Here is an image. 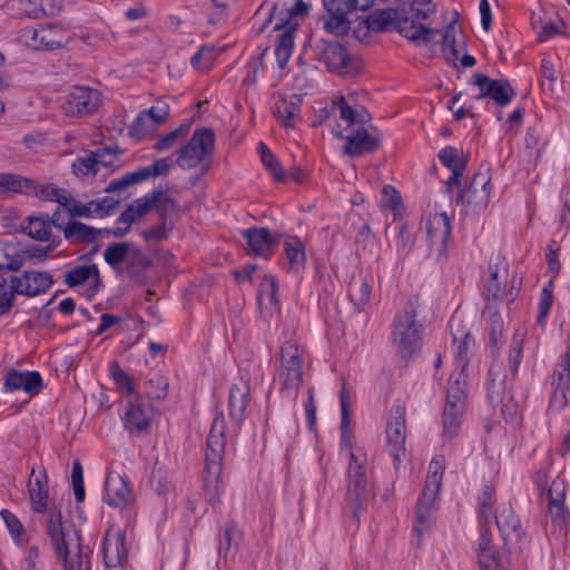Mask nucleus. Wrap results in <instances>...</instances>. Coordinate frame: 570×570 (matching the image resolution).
Here are the masks:
<instances>
[{
    "instance_id": "nucleus-57",
    "label": "nucleus",
    "mask_w": 570,
    "mask_h": 570,
    "mask_svg": "<svg viewBox=\"0 0 570 570\" xmlns=\"http://www.w3.org/2000/svg\"><path fill=\"white\" fill-rule=\"evenodd\" d=\"M326 62L334 68L346 67L348 57L345 48L340 43H331L324 51Z\"/></svg>"
},
{
    "instance_id": "nucleus-53",
    "label": "nucleus",
    "mask_w": 570,
    "mask_h": 570,
    "mask_svg": "<svg viewBox=\"0 0 570 570\" xmlns=\"http://www.w3.org/2000/svg\"><path fill=\"white\" fill-rule=\"evenodd\" d=\"M333 108L338 110L341 119L344 120L348 127L363 121L361 114L352 108L343 96L333 98Z\"/></svg>"
},
{
    "instance_id": "nucleus-36",
    "label": "nucleus",
    "mask_w": 570,
    "mask_h": 570,
    "mask_svg": "<svg viewBox=\"0 0 570 570\" xmlns=\"http://www.w3.org/2000/svg\"><path fill=\"white\" fill-rule=\"evenodd\" d=\"M445 470V460L443 456H435L429 465L426 481L423 488L425 499L436 498L441 488L443 474Z\"/></svg>"
},
{
    "instance_id": "nucleus-8",
    "label": "nucleus",
    "mask_w": 570,
    "mask_h": 570,
    "mask_svg": "<svg viewBox=\"0 0 570 570\" xmlns=\"http://www.w3.org/2000/svg\"><path fill=\"white\" fill-rule=\"evenodd\" d=\"M214 149V131L209 128H198L189 140L176 151V164L184 170L205 165L213 158Z\"/></svg>"
},
{
    "instance_id": "nucleus-9",
    "label": "nucleus",
    "mask_w": 570,
    "mask_h": 570,
    "mask_svg": "<svg viewBox=\"0 0 570 570\" xmlns=\"http://www.w3.org/2000/svg\"><path fill=\"white\" fill-rule=\"evenodd\" d=\"M154 207L157 209L158 214H163L164 210L174 208V202L167 197L163 190H153L146 194L136 199L121 213L112 234L116 237H124L129 230L130 225L142 218Z\"/></svg>"
},
{
    "instance_id": "nucleus-3",
    "label": "nucleus",
    "mask_w": 570,
    "mask_h": 570,
    "mask_svg": "<svg viewBox=\"0 0 570 570\" xmlns=\"http://www.w3.org/2000/svg\"><path fill=\"white\" fill-rule=\"evenodd\" d=\"M494 503L495 490L491 485H485L478 498L480 532L483 527L489 531L490 523L492 519H494L504 544L520 543L524 531L519 517L514 513L510 504H502L500 509L497 510Z\"/></svg>"
},
{
    "instance_id": "nucleus-41",
    "label": "nucleus",
    "mask_w": 570,
    "mask_h": 570,
    "mask_svg": "<svg viewBox=\"0 0 570 570\" xmlns=\"http://www.w3.org/2000/svg\"><path fill=\"white\" fill-rule=\"evenodd\" d=\"M374 0H323L328 13H351L352 11L370 9Z\"/></svg>"
},
{
    "instance_id": "nucleus-56",
    "label": "nucleus",
    "mask_w": 570,
    "mask_h": 570,
    "mask_svg": "<svg viewBox=\"0 0 570 570\" xmlns=\"http://www.w3.org/2000/svg\"><path fill=\"white\" fill-rule=\"evenodd\" d=\"M439 159L443 166L450 170H464L465 159L460 157L459 150L455 147L448 146L440 150Z\"/></svg>"
},
{
    "instance_id": "nucleus-48",
    "label": "nucleus",
    "mask_w": 570,
    "mask_h": 570,
    "mask_svg": "<svg viewBox=\"0 0 570 570\" xmlns=\"http://www.w3.org/2000/svg\"><path fill=\"white\" fill-rule=\"evenodd\" d=\"M109 374L115 381L117 387L129 397L135 394V383L132 377L126 373L117 362L109 364Z\"/></svg>"
},
{
    "instance_id": "nucleus-22",
    "label": "nucleus",
    "mask_w": 570,
    "mask_h": 570,
    "mask_svg": "<svg viewBox=\"0 0 570 570\" xmlns=\"http://www.w3.org/2000/svg\"><path fill=\"white\" fill-rule=\"evenodd\" d=\"M488 400L493 407H501V413L505 421L514 419L518 406L510 393L505 391L504 377H501L500 374H494L493 370L489 372Z\"/></svg>"
},
{
    "instance_id": "nucleus-16",
    "label": "nucleus",
    "mask_w": 570,
    "mask_h": 570,
    "mask_svg": "<svg viewBox=\"0 0 570 570\" xmlns=\"http://www.w3.org/2000/svg\"><path fill=\"white\" fill-rule=\"evenodd\" d=\"M104 502L116 509H127L135 502V495L128 481L117 472L106 476Z\"/></svg>"
},
{
    "instance_id": "nucleus-11",
    "label": "nucleus",
    "mask_w": 570,
    "mask_h": 570,
    "mask_svg": "<svg viewBox=\"0 0 570 570\" xmlns=\"http://www.w3.org/2000/svg\"><path fill=\"white\" fill-rule=\"evenodd\" d=\"M153 417L154 407L139 395L129 397L124 404L121 420L130 434L148 433Z\"/></svg>"
},
{
    "instance_id": "nucleus-43",
    "label": "nucleus",
    "mask_w": 570,
    "mask_h": 570,
    "mask_svg": "<svg viewBox=\"0 0 570 570\" xmlns=\"http://www.w3.org/2000/svg\"><path fill=\"white\" fill-rule=\"evenodd\" d=\"M31 186H33L32 179L11 173H2V196L11 194L29 195Z\"/></svg>"
},
{
    "instance_id": "nucleus-21",
    "label": "nucleus",
    "mask_w": 570,
    "mask_h": 570,
    "mask_svg": "<svg viewBox=\"0 0 570 570\" xmlns=\"http://www.w3.org/2000/svg\"><path fill=\"white\" fill-rule=\"evenodd\" d=\"M43 389L42 376L37 371L9 370L3 379V390L6 392L22 391L30 397L36 396Z\"/></svg>"
},
{
    "instance_id": "nucleus-12",
    "label": "nucleus",
    "mask_w": 570,
    "mask_h": 570,
    "mask_svg": "<svg viewBox=\"0 0 570 570\" xmlns=\"http://www.w3.org/2000/svg\"><path fill=\"white\" fill-rule=\"evenodd\" d=\"M406 407L395 403L391 407L390 419L386 423L387 451L395 462L405 454L406 440Z\"/></svg>"
},
{
    "instance_id": "nucleus-54",
    "label": "nucleus",
    "mask_w": 570,
    "mask_h": 570,
    "mask_svg": "<svg viewBox=\"0 0 570 570\" xmlns=\"http://www.w3.org/2000/svg\"><path fill=\"white\" fill-rule=\"evenodd\" d=\"M410 19L414 20L416 24H423L421 21L428 20L436 11V6L432 0H413L411 3Z\"/></svg>"
},
{
    "instance_id": "nucleus-42",
    "label": "nucleus",
    "mask_w": 570,
    "mask_h": 570,
    "mask_svg": "<svg viewBox=\"0 0 570 570\" xmlns=\"http://www.w3.org/2000/svg\"><path fill=\"white\" fill-rule=\"evenodd\" d=\"M464 409L465 407L461 405L445 404L443 411V433L446 436L453 438L458 434L462 423Z\"/></svg>"
},
{
    "instance_id": "nucleus-13",
    "label": "nucleus",
    "mask_w": 570,
    "mask_h": 570,
    "mask_svg": "<svg viewBox=\"0 0 570 570\" xmlns=\"http://www.w3.org/2000/svg\"><path fill=\"white\" fill-rule=\"evenodd\" d=\"M20 36L26 46L36 50H55L67 45L70 40V37L65 36L62 28L59 26L27 27L21 30Z\"/></svg>"
},
{
    "instance_id": "nucleus-55",
    "label": "nucleus",
    "mask_w": 570,
    "mask_h": 570,
    "mask_svg": "<svg viewBox=\"0 0 570 570\" xmlns=\"http://www.w3.org/2000/svg\"><path fill=\"white\" fill-rule=\"evenodd\" d=\"M240 539V531L237 528V525L234 522H228L225 528L224 532L220 535L219 544H218V552L220 554H226L229 552L233 548V546H237L238 541Z\"/></svg>"
},
{
    "instance_id": "nucleus-34",
    "label": "nucleus",
    "mask_w": 570,
    "mask_h": 570,
    "mask_svg": "<svg viewBox=\"0 0 570 570\" xmlns=\"http://www.w3.org/2000/svg\"><path fill=\"white\" fill-rule=\"evenodd\" d=\"M435 498L425 499L424 492L417 502L416 518L413 524V531L416 534L419 541H421L423 534L428 532L433 524V505Z\"/></svg>"
},
{
    "instance_id": "nucleus-47",
    "label": "nucleus",
    "mask_w": 570,
    "mask_h": 570,
    "mask_svg": "<svg viewBox=\"0 0 570 570\" xmlns=\"http://www.w3.org/2000/svg\"><path fill=\"white\" fill-rule=\"evenodd\" d=\"M4 8L17 18L39 19L37 0H9L6 2Z\"/></svg>"
},
{
    "instance_id": "nucleus-5",
    "label": "nucleus",
    "mask_w": 570,
    "mask_h": 570,
    "mask_svg": "<svg viewBox=\"0 0 570 570\" xmlns=\"http://www.w3.org/2000/svg\"><path fill=\"white\" fill-rule=\"evenodd\" d=\"M366 23L375 32L396 30L401 36L417 46L429 43L432 37L439 33L438 29L416 24L409 17H402L400 11L394 8L373 11L367 17Z\"/></svg>"
},
{
    "instance_id": "nucleus-39",
    "label": "nucleus",
    "mask_w": 570,
    "mask_h": 570,
    "mask_svg": "<svg viewBox=\"0 0 570 570\" xmlns=\"http://www.w3.org/2000/svg\"><path fill=\"white\" fill-rule=\"evenodd\" d=\"M31 194L42 200L56 202L61 206H67L70 203V196L66 189L56 187L52 184H38L33 180L29 195Z\"/></svg>"
},
{
    "instance_id": "nucleus-32",
    "label": "nucleus",
    "mask_w": 570,
    "mask_h": 570,
    "mask_svg": "<svg viewBox=\"0 0 570 570\" xmlns=\"http://www.w3.org/2000/svg\"><path fill=\"white\" fill-rule=\"evenodd\" d=\"M301 111V99L296 96L278 98L273 107V114L285 128H294Z\"/></svg>"
},
{
    "instance_id": "nucleus-59",
    "label": "nucleus",
    "mask_w": 570,
    "mask_h": 570,
    "mask_svg": "<svg viewBox=\"0 0 570 570\" xmlns=\"http://www.w3.org/2000/svg\"><path fill=\"white\" fill-rule=\"evenodd\" d=\"M16 295L9 276L0 275V316L11 308Z\"/></svg>"
},
{
    "instance_id": "nucleus-63",
    "label": "nucleus",
    "mask_w": 570,
    "mask_h": 570,
    "mask_svg": "<svg viewBox=\"0 0 570 570\" xmlns=\"http://www.w3.org/2000/svg\"><path fill=\"white\" fill-rule=\"evenodd\" d=\"M330 16L324 23V28L328 32L344 35L350 29L348 13H330Z\"/></svg>"
},
{
    "instance_id": "nucleus-6",
    "label": "nucleus",
    "mask_w": 570,
    "mask_h": 570,
    "mask_svg": "<svg viewBox=\"0 0 570 570\" xmlns=\"http://www.w3.org/2000/svg\"><path fill=\"white\" fill-rule=\"evenodd\" d=\"M424 325L416 320L412 305L395 315L392 325V342L396 354L403 360L413 358L423 345Z\"/></svg>"
},
{
    "instance_id": "nucleus-27",
    "label": "nucleus",
    "mask_w": 570,
    "mask_h": 570,
    "mask_svg": "<svg viewBox=\"0 0 570 570\" xmlns=\"http://www.w3.org/2000/svg\"><path fill=\"white\" fill-rule=\"evenodd\" d=\"M249 384L246 381L234 383L229 391V416L240 424L246 416V409L249 405Z\"/></svg>"
},
{
    "instance_id": "nucleus-33",
    "label": "nucleus",
    "mask_w": 570,
    "mask_h": 570,
    "mask_svg": "<svg viewBox=\"0 0 570 570\" xmlns=\"http://www.w3.org/2000/svg\"><path fill=\"white\" fill-rule=\"evenodd\" d=\"M373 277L368 274H360L350 284L348 295L357 309L362 311L371 299Z\"/></svg>"
},
{
    "instance_id": "nucleus-49",
    "label": "nucleus",
    "mask_w": 570,
    "mask_h": 570,
    "mask_svg": "<svg viewBox=\"0 0 570 570\" xmlns=\"http://www.w3.org/2000/svg\"><path fill=\"white\" fill-rule=\"evenodd\" d=\"M257 150L261 155L263 165L267 168L273 178L278 181L283 180L285 176L284 169L269 148L264 142H259Z\"/></svg>"
},
{
    "instance_id": "nucleus-38",
    "label": "nucleus",
    "mask_w": 570,
    "mask_h": 570,
    "mask_svg": "<svg viewBox=\"0 0 570 570\" xmlns=\"http://www.w3.org/2000/svg\"><path fill=\"white\" fill-rule=\"evenodd\" d=\"M284 252L292 272L298 273L304 268L306 262L305 247L298 237H287L284 242Z\"/></svg>"
},
{
    "instance_id": "nucleus-61",
    "label": "nucleus",
    "mask_w": 570,
    "mask_h": 570,
    "mask_svg": "<svg viewBox=\"0 0 570 570\" xmlns=\"http://www.w3.org/2000/svg\"><path fill=\"white\" fill-rule=\"evenodd\" d=\"M460 376L461 374L456 377L453 375L450 377L445 404H455L465 407V390L460 382Z\"/></svg>"
},
{
    "instance_id": "nucleus-20",
    "label": "nucleus",
    "mask_w": 570,
    "mask_h": 570,
    "mask_svg": "<svg viewBox=\"0 0 570 570\" xmlns=\"http://www.w3.org/2000/svg\"><path fill=\"white\" fill-rule=\"evenodd\" d=\"M99 105L100 92L98 90L77 86L68 94L63 108L71 116H87L95 112Z\"/></svg>"
},
{
    "instance_id": "nucleus-46",
    "label": "nucleus",
    "mask_w": 570,
    "mask_h": 570,
    "mask_svg": "<svg viewBox=\"0 0 570 570\" xmlns=\"http://www.w3.org/2000/svg\"><path fill=\"white\" fill-rule=\"evenodd\" d=\"M169 381L160 372H151L146 383V393L151 400H163L168 394Z\"/></svg>"
},
{
    "instance_id": "nucleus-14",
    "label": "nucleus",
    "mask_w": 570,
    "mask_h": 570,
    "mask_svg": "<svg viewBox=\"0 0 570 570\" xmlns=\"http://www.w3.org/2000/svg\"><path fill=\"white\" fill-rule=\"evenodd\" d=\"M470 83L479 89L476 99L490 98L501 107L509 105L515 96L514 89L504 79H491L483 73H475Z\"/></svg>"
},
{
    "instance_id": "nucleus-30",
    "label": "nucleus",
    "mask_w": 570,
    "mask_h": 570,
    "mask_svg": "<svg viewBox=\"0 0 570 570\" xmlns=\"http://www.w3.org/2000/svg\"><path fill=\"white\" fill-rule=\"evenodd\" d=\"M424 226L431 244H439L443 246L451 235L450 218L445 213L428 215Z\"/></svg>"
},
{
    "instance_id": "nucleus-51",
    "label": "nucleus",
    "mask_w": 570,
    "mask_h": 570,
    "mask_svg": "<svg viewBox=\"0 0 570 570\" xmlns=\"http://www.w3.org/2000/svg\"><path fill=\"white\" fill-rule=\"evenodd\" d=\"M217 57V51L213 46H202L198 51L191 57V66L199 71L208 70L212 68L213 62Z\"/></svg>"
},
{
    "instance_id": "nucleus-50",
    "label": "nucleus",
    "mask_w": 570,
    "mask_h": 570,
    "mask_svg": "<svg viewBox=\"0 0 570 570\" xmlns=\"http://www.w3.org/2000/svg\"><path fill=\"white\" fill-rule=\"evenodd\" d=\"M150 176H153L151 167L150 166L144 167L137 171L127 174L119 180H112L109 184L107 190L108 191L121 190L132 184L144 181V180L148 179Z\"/></svg>"
},
{
    "instance_id": "nucleus-35",
    "label": "nucleus",
    "mask_w": 570,
    "mask_h": 570,
    "mask_svg": "<svg viewBox=\"0 0 570 570\" xmlns=\"http://www.w3.org/2000/svg\"><path fill=\"white\" fill-rule=\"evenodd\" d=\"M278 284L273 275H264L258 286L257 303L261 308L279 309L277 298Z\"/></svg>"
},
{
    "instance_id": "nucleus-10",
    "label": "nucleus",
    "mask_w": 570,
    "mask_h": 570,
    "mask_svg": "<svg viewBox=\"0 0 570 570\" xmlns=\"http://www.w3.org/2000/svg\"><path fill=\"white\" fill-rule=\"evenodd\" d=\"M305 348L296 341H286L281 347L277 377L286 390L297 392L303 382Z\"/></svg>"
},
{
    "instance_id": "nucleus-52",
    "label": "nucleus",
    "mask_w": 570,
    "mask_h": 570,
    "mask_svg": "<svg viewBox=\"0 0 570 570\" xmlns=\"http://www.w3.org/2000/svg\"><path fill=\"white\" fill-rule=\"evenodd\" d=\"M22 264L23 258L16 253L14 246L0 244V269L18 271Z\"/></svg>"
},
{
    "instance_id": "nucleus-17",
    "label": "nucleus",
    "mask_w": 570,
    "mask_h": 570,
    "mask_svg": "<svg viewBox=\"0 0 570 570\" xmlns=\"http://www.w3.org/2000/svg\"><path fill=\"white\" fill-rule=\"evenodd\" d=\"M17 295L37 296L53 284L52 275L40 271H26L20 275H8Z\"/></svg>"
},
{
    "instance_id": "nucleus-45",
    "label": "nucleus",
    "mask_w": 570,
    "mask_h": 570,
    "mask_svg": "<svg viewBox=\"0 0 570 570\" xmlns=\"http://www.w3.org/2000/svg\"><path fill=\"white\" fill-rule=\"evenodd\" d=\"M166 212L164 210L163 214H159L161 217L160 224L140 230V236L146 243L160 242L167 239L170 235L173 224L167 219Z\"/></svg>"
},
{
    "instance_id": "nucleus-31",
    "label": "nucleus",
    "mask_w": 570,
    "mask_h": 570,
    "mask_svg": "<svg viewBox=\"0 0 570 570\" xmlns=\"http://www.w3.org/2000/svg\"><path fill=\"white\" fill-rule=\"evenodd\" d=\"M59 210H56L51 218L46 217H29L27 223L23 225V232L31 238L40 242L49 240L51 236V226L55 225L58 228H62V225L58 223Z\"/></svg>"
},
{
    "instance_id": "nucleus-4",
    "label": "nucleus",
    "mask_w": 570,
    "mask_h": 570,
    "mask_svg": "<svg viewBox=\"0 0 570 570\" xmlns=\"http://www.w3.org/2000/svg\"><path fill=\"white\" fill-rule=\"evenodd\" d=\"M374 484L366 452L358 448L350 453L345 501L353 518L358 521L360 513L373 498Z\"/></svg>"
},
{
    "instance_id": "nucleus-58",
    "label": "nucleus",
    "mask_w": 570,
    "mask_h": 570,
    "mask_svg": "<svg viewBox=\"0 0 570 570\" xmlns=\"http://www.w3.org/2000/svg\"><path fill=\"white\" fill-rule=\"evenodd\" d=\"M71 167L73 174L78 177H83L90 174L96 175L98 173L97 159L94 157V151L76 158Z\"/></svg>"
},
{
    "instance_id": "nucleus-1",
    "label": "nucleus",
    "mask_w": 570,
    "mask_h": 570,
    "mask_svg": "<svg viewBox=\"0 0 570 570\" xmlns=\"http://www.w3.org/2000/svg\"><path fill=\"white\" fill-rule=\"evenodd\" d=\"M46 532L65 570H90V557L85 552L78 531L71 523L63 522L57 509L48 511Z\"/></svg>"
},
{
    "instance_id": "nucleus-44",
    "label": "nucleus",
    "mask_w": 570,
    "mask_h": 570,
    "mask_svg": "<svg viewBox=\"0 0 570 570\" xmlns=\"http://www.w3.org/2000/svg\"><path fill=\"white\" fill-rule=\"evenodd\" d=\"M188 131L189 125L181 124L179 127L159 137L154 144V149L157 151H166L174 148L179 142L185 140Z\"/></svg>"
},
{
    "instance_id": "nucleus-37",
    "label": "nucleus",
    "mask_w": 570,
    "mask_h": 570,
    "mask_svg": "<svg viewBox=\"0 0 570 570\" xmlns=\"http://www.w3.org/2000/svg\"><path fill=\"white\" fill-rule=\"evenodd\" d=\"M63 282L69 287H76L86 282L97 284L99 282L98 267L95 264L75 266L65 274Z\"/></svg>"
},
{
    "instance_id": "nucleus-29",
    "label": "nucleus",
    "mask_w": 570,
    "mask_h": 570,
    "mask_svg": "<svg viewBox=\"0 0 570 570\" xmlns=\"http://www.w3.org/2000/svg\"><path fill=\"white\" fill-rule=\"evenodd\" d=\"M297 27V22L285 21V23L276 22L274 26L275 30L282 29L283 32L278 36L277 45L275 48V56L279 68H284L294 49V31Z\"/></svg>"
},
{
    "instance_id": "nucleus-62",
    "label": "nucleus",
    "mask_w": 570,
    "mask_h": 570,
    "mask_svg": "<svg viewBox=\"0 0 570 570\" xmlns=\"http://www.w3.org/2000/svg\"><path fill=\"white\" fill-rule=\"evenodd\" d=\"M0 515L3 520V522L7 525V529L9 530L10 534L12 535V539L16 543L21 544L22 543V533H23V525L19 521V519L11 513L9 510L3 509L0 512Z\"/></svg>"
},
{
    "instance_id": "nucleus-7",
    "label": "nucleus",
    "mask_w": 570,
    "mask_h": 570,
    "mask_svg": "<svg viewBox=\"0 0 570 570\" xmlns=\"http://www.w3.org/2000/svg\"><path fill=\"white\" fill-rule=\"evenodd\" d=\"M489 272L490 275L483 289L487 308H497L502 303H512L518 295V288L513 284H509L507 261L497 255L490 262Z\"/></svg>"
},
{
    "instance_id": "nucleus-25",
    "label": "nucleus",
    "mask_w": 570,
    "mask_h": 570,
    "mask_svg": "<svg viewBox=\"0 0 570 570\" xmlns=\"http://www.w3.org/2000/svg\"><path fill=\"white\" fill-rule=\"evenodd\" d=\"M450 331L455 353L456 367L463 371L466 366L469 354L474 346V338L465 328L462 321L456 316H453L450 320Z\"/></svg>"
},
{
    "instance_id": "nucleus-24",
    "label": "nucleus",
    "mask_w": 570,
    "mask_h": 570,
    "mask_svg": "<svg viewBox=\"0 0 570 570\" xmlns=\"http://www.w3.org/2000/svg\"><path fill=\"white\" fill-rule=\"evenodd\" d=\"M332 132L341 139H345L344 150L352 157L375 151L381 144L379 136L371 135L366 129L361 128L354 130L351 135L344 136L341 130L333 129Z\"/></svg>"
},
{
    "instance_id": "nucleus-28",
    "label": "nucleus",
    "mask_w": 570,
    "mask_h": 570,
    "mask_svg": "<svg viewBox=\"0 0 570 570\" xmlns=\"http://www.w3.org/2000/svg\"><path fill=\"white\" fill-rule=\"evenodd\" d=\"M33 479L29 481V495L32 503V509L38 513H45L48 507V476L45 469H39L36 472L35 469L31 471Z\"/></svg>"
},
{
    "instance_id": "nucleus-23",
    "label": "nucleus",
    "mask_w": 570,
    "mask_h": 570,
    "mask_svg": "<svg viewBox=\"0 0 570 570\" xmlns=\"http://www.w3.org/2000/svg\"><path fill=\"white\" fill-rule=\"evenodd\" d=\"M549 499V513L554 528L564 531L568 524L569 512L564 507L566 482L557 476L547 489Z\"/></svg>"
},
{
    "instance_id": "nucleus-26",
    "label": "nucleus",
    "mask_w": 570,
    "mask_h": 570,
    "mask_svg": "<svg viewBox=\"0 0 570 570\" xmlns=\"http://www.w3.org/2000/svg\"><path fill=\"white\" fill-rule=\"evenodd\" d=\"M491 177L488 173H478L473 176L466 190H460L456 203L466 202L476 207H485L490 200Z\"/></svg>"
},
{
    "instance_id": "nucleus-60",
    "label": "nucleus",
    "mask_w": 570,
    "mask_h": 570,
    "mask_svg": "<svg viewBox=\"0 0 570 570\" xmlns=\"http://www.w3.org/2000/svg\"><path fill=\"white\" fill-rule=\"evenodd\" d=\"M130 245L128 243H116L109 245L104 252V258L111 267H117L128 255Z\"/></svg>"
},
{
    "instance_id": "nucleus-40",
    "label": "nucleus",
    "mask_w": 570,
    "mask_h": 570,
    "mask_svg": "<svg viewBox=\"0 0 570 570\" xmlns=\"http://www.w3.org/2000/svg\"><path fill=\"white\" fill-rule=\"evenodd\" d=\"M61 229H63L67 239L76 243H92L101 235L100 229L87 226L80 222L69 223Z\"/></svg>"
},
{
    "instance_id": "nucleus-19",
    "label": "nucleus",
    "mask_w": 570,
    "mask_h": 570,
    "mask_svg": "<svg viewBox=\"0 0 570 570\" xmlns=\"http://www.w3.org/2000/svg\"><path fill=\"white\" fill-rule=\"evenodd\" d=\"M479 570H509V559L493 544L491 534L483 527L475 546Z\"/></svg>"
},
{
    "instance_id": "nucleus-2",
    "label": "nucleus",
    "mask_w": 570,
    "mask_h": 570,
    "mask_svg": "<svg viewBox=\"0 0 570 570\" xmlns=\"http://www.w3.org/2000/svg\"><path fill=\"white\" fill-rule=\"evenodd\" d=\"M225 430L224 415L215 416L207 436L204 481L205 497L213 504L219 500L224 489L222 472L226 446Z\"/></svg>"
},
{
    "instance_id": "nucleus-18",
    "label": "nucleus",
    "mask_w": 570,
    "mask_h": 570,
    "mask_svg": "<svg viewBox=\"0 0 570 570\" xmlns=\"http://www.w3.org/2000/svg\"><path fill=\"white\" fill-rule=\"evenodd\" d=\"M246 240L245 250L250 256L268 258L275 252L279 243L277 234L271 233L265 227H252L242 230Z\"/></svg>"
},
{
    "instance_id": "nucleus-64",
    "label": "nucleus",
    "mask_w": 570,
    "mask_h": 570,
    "mask_svg": "<svg viewBox=\"0 0 570 570\" xmlns=\"http://www.w3.org/2000/svg\"><path fill=\"white\" fill-rule=\"evenodd\" d=\"M151 483L159 494H167L174 489L171 475L160 468L153 471Z\"/></svg>"
},
{
    "instance_id": "nucleus-15",
    "label": "nucleus",
    "mask_w": 570,
    "mask_h": 570,
    "mask_svg": "<svg viewBox=\"0 0 570 570\" xmlns=\"http://www.w3.org/2000/svg\"><path fill=\"white\" fill-rule=\"evenodd\" d=\"M104 563L107 568L121 567L127 562L129 544L126 534L117 527H110L101 544Z\"/></svg>"
}]
</instances>
